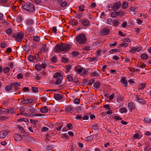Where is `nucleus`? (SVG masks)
I'll use <instances>...</instances> for the list:
<instances>
[{
  "mask_svg": "<svg viewBox=\"0 0 151 151\" xmlns=\"http://www.w3.org/2000/svg\"><path fill=\"white\" fill-rule=\"evenodd\" d=\"M51 61L55 63L57 61L56 58L55 56H53L51 59Z\"/></svg>",
  "mask_w": 151,
  "mask_h": 151,
  "instance_id": "obj_53",
  "label": "nucleus"
},
{
  "mask_svg": "<svg viewBox=\"0 0 151 151\" xmlns=\"http://www.w3.org/2000/svg\"><path fill=\"white\" fill-rule=\"evenodd\" d=\"M67 78L68 80L69 81L71 82L73 81V82H75V81H73V77L70 75H67Z\"/></svg>",
  "mask_w": 151,
  "mask_h": 151,
  "instance_id": "obj_30",
  "label": "nucleus"
},
{
  "mask_svg": "<svg viewBox=\"0 0 151 151\" xmlns=\"http://www.w3.org/2000/svg\"><path fill=\"white\" fill-rule=\"evenodd\" d=\"M32 90L33 92H37L38 91V89L37 87H32Z\"/></svg>",
  "mask_w": 151,
  "mask_h": 151,
  "instance_id": "obj_47",
  "label": "nucleus"
},
{
  "mask_svg": "<svg viewBox=\"0 0 151 151\" xmlns=\"http://www.w3.org/2000/svg\"><path fill=\"white\" fill-rule=\"evenodd\" d=\"M74 111V108L73 106L70 107V106H68L65 109V111H68L70 113H72Z\"/></svg>",
  "mask_w": 151,
  "mask_h": 151,
  "instance_id": "obj_12",
  "label": "nucleus"
},
{
  "mask_svg": "<svg viewBox=\"0 0 151 151\" xmlns=\"http://www.w3.org/2000/svg\"><path fill=\"white\" fill-rule=\"evenodd\" d=\"M24 33L22 32L14 33L12 35V37L15 38L17 42H20L23 38Z\"/></svg>",
  "mask_w": 151,
  "mask_h": 151,
  "instance_id": "obj_5",
  "label": "nucleus"
},
{
  "mask_svg": "<svg viewBox=\"0 0 151 151\" xmlns=\"http://www.w3.org/2000/svg\"><path fill=\"white\" fill-rule=\"evenodd\" d=\"M63 79V77H61L60 78H57L55 83V84L57 85L60 84L62 83Z\"/></svg>",
  "mask_w": 151,
  "mask_h": 151,
  "instance_id": "obj_18",
  "label": "nucleus"
},
{
  "mask_svg": "<svg viewBox=\"0 0 151 151\" xmlns=\"http://www.w3.org/2000/svg\"><path fill=\"white\" fill-rule=\"evenodd\" d=\"M33 22L32 20L31 19H28L27 21L26 24L27 25H30L33 24Z\"/></svg>",
  "mask_w": 151,
  "mask_h": 151,
  "instance_id": "obj_32",
  "label": "nucleus"
},
{
  "mask_svg": "<svg viewBox=\"0 0 151 151\" xmlns=\"http://www.w3.org/2000/svg\"><path fill=\"white\" fill-rule=\"evenodd\" d=\"M9 112L11 114H14L15 113V111L14 109L11 108L9 109Z\"/></svg>",
  "mask_w": 151,
  "mask_h": 151,
  "instance_id": "obj_55",
  "label": "nucleus"
},
{
  "mask_svg": "<svg viewBox=\"0 0 151 151\" xmlns=\"http://www.w3.org/2000/svg\"><path fill=\"white\" fill-rule=\"evenodd\" d=\"M28 111H29L30 113H35V110L32 107H29L27 109Z\"/></svg>",
  "mask_w": 151,
  "mask_h": 151,
  "instance_id": "obj_27",
  "label": "nucleus"
},
{
  "mask_svg": "<svg viewBox=\"0 0 151 151\" xmlns=\"http://www.w3.org/2000/svg\"><path fill=\"white\" fill-rule=\"evenodd\" d=\"M139 136V135L138 134H136L134 135L133 137L134 138L139 139H140Z\"/></svg>",
  "mask_w": 151,
  "mask_h": 151,
  "instance_id": "obj_57",
  "label": "nucleus"
},
{
  "mask_svg": "<svg viewBox=\"0 0 151 151\" xmlns=\"http://www.w3.org/2000/svg\"><path fill=\"white\" fill-rule=\"evenodd\" d=\"M35 68L37 70H39L41 69L42 67L40 65L37 64L35 66Z\"/></svg>",
  "mask_w": 151,
  "mask_h": 151,
  "instance_id": "obj_39",
  "label": "nucleus"
},
{
  "mask_svg": "<svg viewBox=\"0 0 151 151\" xmlns=\"http://www.w3.org/2000/svg\"><path fill=\"white\" fill-rule=\"evenodd\" d=\"M77 42L80 44H84L86 43L87 39L85 35L81 34L78 36L76 38Z\"/></svg>",
  "mask_w": 151,
  "mask_h": 151,
  "instance_id": "obj_4",
  "label": "nucleus"
},
{
  "mask_svg": "<svg viewBox=\"0 0 151 151\" xmlns=\"http://www.w3.org/2000/svg\"><path fill=\"white\" fill-rule=\"evenodd\" d=\"M94 81V80L93 79H92L91 80H90L89 81V83L88 84V85L89 86H91V85L93 83V82Z\"/></svg>",
  "mask_w": 151,
  "mask_h": 151,
  "instance_id": "obj_51",
  "label": "nucleus"
},
{
  "mask_svg": "<svg viewBox=\"0 0 151 151\" xmlns=\"http://www.w3.org/2000/svg\"><path fill=\"white\" fill-rule=\"evenodd\" d=\"M107 7L109 9L108 10H113V6H112L111 4H109L107 6Z\"/></svg>",
  "mask_w": 151,
  "mask_h": 151,
  "instance_id": "obj_45",
  "label": "nucleus"
},
{
  "mask_svg": "<svg viewBox=\"0 0 151 151\" xmlns=\"http://www.w3.org/2000/svg\"><path fill=\"white\" fill-rule=\"evenodd\" d=\"M41 100L44 102H46L47 100L46 98L44 96L42 97L41 98Z\"/></svg>",
  "mask_w": 151,
  "mask_h": 151,
  "instance_id": "obj_60",
  "label": "nucleus"
},
{
  "mask_svg": "<svg viewBox=\"0 0 151 151\" xmlns=\"http://www.w3.org/2000/svg\"><path fill=\"white\" fill-rule=\"evenodd\" d=\"M40 40V37H39L36 36L34 37V40L35 41L38 42Z\"/></svg>",
  "mask_w": 151,
  "mask_h": 151,
  "instance_id": "obj_41",
  "label": "nucleus"
},
{
  "mask_svg": "<svg viewBox=\"0 0 151 151\" xmlns=\"http://www.w3.org/2000/svg\"><path fill=\"white\" fill-rule=\"evenodd\" d=\"M120 112L121 113H123L124 112H127V109L125 107H122L120 109Z\"/></svg>",
  "mask_w": 151,
  "mask_h": 151,
  "instance_id": "obj_35",
  "label": "nucleus"
},
{
  "mask_svg": "<svg viewBox=\"0 0 151 151\" xmlns=\"http://www.w3.org/2000/svg\"><path fill=\"white\" fill-rule=\"evenodd\" d=\"M30 120L31 123L33 124H35L38 122V120H33L32 119H30Z\"/></svg>",
  "mask_w": 151,
  "mask_h": 151,
  "instance_id": "obj_48",
  "label": "nucleus"
},
{
  "mask_svg": "<svg viewBox=\"0 0 151 151\" xmlns=\"http://www.w3.org/2000/svg\"><path fill=\"white\" fill-rule=\"evenodd\" d=\"M28 31L29 33H33L35 31L34 29L32 26L30 27L29 28H28Z\"/></svg>",
  "mask_w": 151,
  "mask_h": 151,
  "instance_id": "obj_34",
  "label": "nucleus"
},
{
  "mask_svg": "<svg viewBox=\"0 0 151 151\" xmlns=\"http://www.w3.org/2000/svg\"><path fill=\"white\" fill-rule=\"evenodd\" d=\"M114 119L116 120H121L122 119L119 116H116L114 117Z\"/></svg>",
  "mask_w": 151,
  "mask_h": 151,
  "instance_id": "obj_63",
  "label": "nucleus"
},
{
  "mask_svg": "<svg viewBox=\"0 0 151 151\" xmlns=\"http://www.w3.org/2000/svg\"><path fill=\"white\" fill-rule=\"evenodd\" d=\"M93 86L96 88L98 89L100 87L101 83L99 81H97L94 83Z\"/></svg>",
  "mask_w": 151,
  "mask_h": 151,
  "instance_id": "obj_20",
  "label": "nucleus"
},
{
  "mask_svg": "<svg viewBox=\"0 0 151 151\" xmlns=\"http://www.w3.org/2000/svg\"><path fill=\"white\" fill-rule=\"evenodd\" d=\"M22 7L23 9L27 11L30 12L34 10V5L32 3L27 2L23 4L22 5Z\"/></svg>",
  "mask_w": 151,
  "mask_h": 151,
  "instance_id": "obj_3",
  "label": "nucleus"
},
{
  "mask_svg": "<svg viewBox=\"0 0 151 151\" xmlns=\"http://www.w3.org/2000/svg\"><path fill=\"white\" fill-rule=\"evenodd\" d=\"M123 41L124 42H129L131 41V40L129 38H124L123 39Z\"/></svg>",
  "mask_w": 151,
  "mask_h": 151,
  "instance_id": "obj_58",
  "label": "nucleus"
},
{
  "mask_svg": "<svg viewBox=\"0 0 151 151\" xmlns=\"http://www.w3.org/2000/svg\"><path fill=\"white\" fill-rule=\"evenodd\" d=\"M121 81L122 83L125 86H127V82L124 77H123L122 78Z\"/></svg>",
  "mask_w": 151,
  "mask_h": 151,
  "instance_id": "obj_24",
  "label": "nucleus"
},
{
  "mask_svg": "<svg viewBox=\"0 0 151 151\" xmlns=\"http://www.w3.org/2000/svg\"><path fill=\"white\" fill-rule=\"evenodd\" d=\"M80 100L77 98L75 99L74 100V102L76 104H78L80 102Z\"/></svg>",
  "mask_w": 151,
  "mask_h": 151,
  "instance_id": "obj_61",
  "label": "nucleus"
},
{
  "mask_svg": "<svg viewBox=\"0 0 151 151\" xmlns=\"http://www.w3.org/2000/svg\"><path fill=\"white\" fill-rule=\"evenodd\" d=\"M22 20V18L21 16H19L17 17V22L20 23Z\"/></svg>",
  "mask_w": 151,
  "mask_h": 151,
  "instance_id": "obj_43",
  "label": "nucleus"
},
{
  "mask_svg": "<svg viewBox=\"0 0 151 151\" xmlns=\"http://www.w3.org/2000/svg\"><path fill=\"white\" fill-rule=\"evenodd\" d=\"M72 67V65H68L65 66L66 69V72H69L71 69Z\"/></svg>",
  "mask_w": 151,
  "mask_h": 151,
  "instance_id": "obj_37",
  "label": "nucleus"
},
{
  "mask_svg": "<svg viewBox=\"0 0 151 151\" xmlns=\"http://www.w3.org/2000/svg\"><path fill=\"white\" fill-rule=\"evenodd\" d=\"M8 134V132L7 130L1 131L0 132V138H4Z\"/></svg>",
  "mask_w": 151,
  "mask_h": 151,
  "instance_id": "obj_8",
  "label": "nucleus"
},
{
  "mask_svg": "<svg viewBox=\"0 0 151 151\" xmlns=\"http://www.w3.org/2000/svg\"><path fill=\"white\" fill-rule=\"evenodd\" d=\"M92 128L95 130H97L99 129V127L97 124H93L92 127Z\"/></svg>",
  "mask_w": 151,
  "mask_h": 151,
  "instance_id": "obj_40",
  "label": "nucleus"
},
{
  "mask_svg": "<svg viewBox=\"0 0 151 151\" xmlns=\"http://www.w3.org/2000/svg\"><path fill=\"white\" fill-rule=\"evenodd\" d=\"M136 99L137 100V101L139 103L142 104L144 105L145 104V101L142 99L139 98V97L138 96H136Z\"/></svg>",
  "mask_w": 151,
  "mask_h": 151,
  "instance_id": "obj_14",
  "label": "nucleus"
},
{
  "mask_svg": "<svg viewBox=\"0 0 151 151\" xmlns=\"http://www.w3.org/2000/svg\"><path fill=\"white\" fill-rule=\"evenodd\" d=\"M22 138V136L17 134L16 133L14 135V140L16 142L21 140Z\"/></svg>",
  "mask_w": 151,
  "mask_h": 151,
  "instance_id": "obj_10",
  "label": "nucleus"
},
{
  "mask_svg": "<svg viewBox=\"0 0 151 151\" xmlns=\"http://www.w3.org/2000/svg\"><path fill=\"white\" fill-rule=\"evenodd\" d=\"M119 13L118 12H114L112 13L111 14V17H116L119 14Z\"/></svg>",
  "mask_w": 151,
  "mask_h": 151,
  "instance_id": "obj_33",
  "label": "nucleus"
},
{
  "mask_svg": "<svg viewBox=\"0 0 151 151\" xmlns=\"http://www.w3.org/2000/svg\"><path fill=\"white\" fill-rule=\"evenodd\" d=\"M99 71H95L91 73V76H98L100 74Z\"/></svg>",
  "mask_w": 151,
  "mask_h": 151,
  "instance_id": "obj_17",
  "label": "nucleus"
},
{
  "mask_svg": "<svg viewBox=\"0 0 151 151\" xmlns=\"http://www.w3.org/2000/svg\"><path fill=\"white\" fill-rule=\"evenodd\" d=\"M79 54V53L78 52H72V55L73 56H77Z\"/></svg>",
  "mask_w": 151,
  "mask_h": 151,
  "instance_id": "obj_62",
  "label": "nucleus"
},
{
  "mask_svg": "<svg viewBox=\"0 0 151 151\" xmlns=\"http://www.w3.org/2000/svg\"><path fill=\"white\" fill-rule=\"evenodd\" d=\"M20 84L21 83L20 82H17L12 83L9 85H7L5 86V90L7 92H10L13 89V88H14V91H16L19 89L18 87L20 86Z\"/></svg>",
  "mask_w": 151,
  "mask_h": 151,
  "instance_id": "obj_2",
  "label": "nucleus"
},
{
  "mask_svg": "<svg viewBox=\"0 0 151 151\" xmlns=\"http://www.w3.org/2000/svg\"><path fill=\"white\" fill-rule=\"evenodd\" d=\"M12 30L11 28H9L6 30V33L8 35H10L12 33Z\"/></svg>",
  "mask_w": 151,
  "mask_h": 151,
  "instance_id": "obj_38",
  "label": "nucleus"
},
{
  "mask_svg": "<svg viewBox=\"0 0 151 151\" xmlns=\"http://www.w3.org/2000/svg\"><path fill=\"white\" fill-rule=\"evenodd\" d=\"M149 146H146V147L144 149L145 151H149L150 150H151V147L149 148Z\"/></svg>",
  "mask_w": 151,
  "mask_h": 151,
  "instance_id": "obj_59",
  "label": "nucleus"
},
{
  "mask_svg": "<svg viewBox=\"0 0 151 151\" xmlns=\"http://www.w3.org/2000/svg\"><path fill=\"white\" fill-rule=\"evenodd\" d=\"M141 58L143 60H147L148 58V55L145 53H143L141 55Z\"/></svg>",
  "mask_w": 151,
  "mask_h": 151,
  "instance_id": "obj_21",
  "label": "nucleus"
},
{
  "mask_svg": "<svg viewBox=\"0 0 151 151\" xmlns=\"http://www.w3.org/2000/svg\"><path fill=\"white\" fill-rule=\"evenodd\" d=\"M94 137V136H93V135H90V136H88L87 137L86 139L88 141H90L92 140Z\"/></svg>",
  "mask_w": 151,
  "mask_h": 151,
  "instance_id": "obj_42",
  "label": "nucleus"
},
{
  "mask_svg": "<svg viewBox=\"0 0 151 151\" xmlns=\"http://www.w3.org/2000/svg\"><path fill=\"white\" fill-rule=\"evenodd\" d=\"M81 22L83 25L85 27L88 26L89 24V21L85 19H82Z\"/></svg>",
  "mask_w": 151,
  "mask_h": 151,
  "instance_id": "obj_11",
  "label": "nucleus"
},
{
  "mask_svg": "<svg viewBox=\"0 0 151 151\" xmlns=\"http://www.w3.org/2000/svg\"><path fill=\"white\" fill-rule=\"evenodd\" d=\"M146 84V83H140L139 85V86H138V89H143L145 87Z\"/></svg>",
  "mask_w": 151,
  "mask_h": 151,
  "instance_id": "obj_23",
  "label": "nucleus"
},
{
  "mask_svg": "<svg viewBox=\"0 0 151 151\" xmlns=\"http://www.w3.org/2000/svg\"><path fill=\"white\" fill-rule=\"evenodd\" d=\"M104 107L106 109H108V110H110V106L108 104H105L104 105Z\"/></svg>",
  "mask_w": 151,
  "mask_h": 151,
  "instance_id": "obj_50",
  "label": "nucleus"
},
{
  "mask_svg": "<svg viewBox=\"0 0 151 151\" xmlns=\"http://www.w3.org/2000/svg\"><path fill=\"white\" fill-rule=\"evenodd\" d=\"M12 52V50L11 47L7 48L6 50V52L8 53H10Z\"/></svg>",
  "mask_w": 151,
  "mask_h": 151,
  "instance_id": "obj_54",
  "label": "nucleus"
},
{
  "mask_svg": "<svg viewBox=\"0 0 151 151\" xmlns=\"http://www.w3.org/2000/svg\"><path fill=\"white\" fill-rule=\"evenodd\" d=\"M128 3L127 1L124 2L122 6V7L123 9H126L128 6Z\"/></svg>",
  "mask_w": 151,
  "mask_h": 151,
  "instance_id": "obj_26",
  "label": "nucleus"
},
{
  "mask_svg": "<svg viewBox=\"0 0 151 151\" xmlns=\"http://www.w3.org/2000/svg\"><path fill=\"white\" fill-rule=\"evenodd\" d=\"M144 119L145 121L147 122H151V118H145Z\"/></svg>",
  "mask_w": 151,
  "mask_h": 151,
  "instance_id": "obj_52",
  "label": "nucleus"
},
{
  "mask_svg": "<svg viewBox=\"0 0 151 151\" xmlns=\"http://www.w3.org/2000/svg\"><path fill=\"white\" fill-rule=\"evenodd\" d=\"M70 45L61 43L60 45L57 44L54 50L55 52H59L62 51H67L70 49Z\"/></svg>",
  "mask_w": 151,
  "mask_h": 151,
  "instance_id": "obj_1",
  "label": "nucleus"
},
{
  "mask_svg": "<svg viewBox=\"0 0 151 151\" xmlns=\"http://www.w3.org/2000/svg\"><path fill=\"white\" fill-rule=\"evenodd\" d=\"M40 112L42 113H46L48 111V109L46 106H43L40 109Z\"/></svg>",
  "mask_w": 151,
  "mask_h": 151,
  "instance_id": "obj_16",
  "label": "nucleus"
},
{
  "mask_svg": "<svg viewBox=\"0 0 151 151\" xmlns=\"http://www.w3.org/2000/svg\"><path fill=\"white\" fill-rule=\"evenodd\" d=\"M61 77H63L62 76L61 74L59 72H56L55 73L54 75L53 78H60Z\"/></svg>",
  "mask_w": 151,
  "mask_h": 151,
  "instance_id": "obj_22",
  "label": "nucleus"
},
{
  "mask_svg": "<svg viewBox=\"0 0 151 151\" xmlns=\"http://www.w3.org/2000/svg\"><path fill=\"white\" fill-rule=\"evenodd\" d=\"M10 70V68L9 67H6L5 68H3V72L4 73H8Z\"/></svg>",
  "mask_w": 151,
  "mask_h": 151,
  "instance_id": "obj_25",
  "label": "nucleus"
},
{
  "mask_svg": "<svg viewBox=\"0 0 151 151\" xmlns=\"http://www.w3.org/2000/svg\"><path fill=\"white\" fill-rule=\"evenodd\" d=\"M124 99V97L119 94H118L117 96V99L118 101H122Z\"/></svg>",
  "mask_w": 151,
  "mask_h": 151,
  "instance_id": "obj_28",
  "label": "nucleus"
},
{
  "mask_svg": "<svg viewBox=\"0 0 151 151\" xmlns=\"http://www.w3.org/2000/svg\"><path fill=\"white\" fill-rule=\"evenodd\" d=\"M29 142H35V138L29 137H26V139Z\"/></svg>",
  "mask_w": 151,
  "mask_h": 151,
  "instance_id": "obj_19",
  "label": "nucleus"
},
{
  "mask_svg": "<svg viewBox=\"0 0 151 151\" xmlns=\"http://www.w3.org/2000/svg\"><path fill=\"white\" fill-rule=\"evenodd\" d=\"M67 5V3L66 1L62 2L60 4V6L62 7H64Z\"/></svg>",
  "mask_w": 151,
  "mask_h": 151,
  "instance_id": "obj_46",
  "label": "nucleus"
},
{
  "mask_svg": "<svg viewBox=\"0 0 151 151\" xmlns=\"http://www.w3.org/2000/svg\"><path fill=\"white\" fill-rule=\"evenodd\" d=\"M106 21L107 23L108 24H112V19L110 18L107 19Z\"/></svg>",
  "mask_w": 151,
  "mask_h": 151,
  "instance_id": "obj_44",
  "label": "nucleus"
},
{
  "mask_svg": "<svg viewBox=\"0 0 151 151\" xmlns=\"http://www.w3.org/2000/svg\"><path fill=\"white\" fill-rule=\"evenodd\" d=\"M121 3L120 2H116L113 5V10L114 11H117L121 6Z\"/></svg>",
  "mask_w": 151,
  "mask_h": 151,
  "instance_id": "obj_6",
  "label": "nucleus"
},
{
  "mask_svg": "<svg viewBox=\"0 0 151 151\" xmlns=\"http://www.w3.org/2000/svg\"><path fill=\"white\" fill-rule=\"evenodd\" d=\"M101 33L104 35H108L110 33V29L109 28L105 27L102 29Z\"/></svg>",
  "mask_w": 151,
  "mask_h": 151,
  "instance_id": "obj_9",
  "label": "nucleus"
},
{
  "mask_svg": "<svg viewBox=\"0 0 151 151\" xmlns=\"http://www.w3.org/2000/svg\"><path fill=\"white\" fill-rule=\"evenodd\" d=\"M23 75L22 73H19L18 74L17 76V78H22L23 77Z\"/></svg>",
  "mask_w": 151,
  "mask_h": 151,
  "instance_id": "obj_49",
  "label": "nucleus"
},
{
  "mask_svg": "<svg viewBox=\"0 0 151 151\" xmlns=\"http://www.w3.org/2000/svg\"><path fill=\"white\" fill-rule=\"evenodd\" d=\"M113 23L115 26H118L119 24V20H114L113 21Z\"/></svg>",
  "mask_w": 151,
  "mask_h": 151,
  "instance_id": "obj_36",
  "label": "nucleus"
},
{
  "mask_svg": "<svg viewBox=\"0 0 151 151\" xmlns=\"http://www.w3.org/2000/svg\"><path fill=\"white\" fill-rule=\"evenodd\" d=\"M42 130L43 131H47L48 130V128L46 127H43L42 128Z\"/></svg>",
  "mask_w": 151,
  "mask_h": 151,
  "instance_id": "obj_64",
  "label": "nucleus"
},
{
  "mask_svg": "<svg viewBox=\"0 0 151 151\" xmlns=\"http://www.w3.org/2000/svg\"><path fill=\"white\" fill-rule=\"evenodd\" d=\"M34 59V57L33 56L30 55L28 58V60L31 62H33Z\"/></svg>",
  "mask_w": 151,
  "mask_h": 151,
  "instance_id": "obj_31",
  "label": "nucleus"
},
{
  "mask_svg": "<svg viewBox=\"0 0 151 151\" xmlns=\"http://www.w3.org/2000/svg\"><path fill=\"white\" fill-rule=\"evenodd\" d=\"M85 8V6L83 5H82L78 6L79 11L80 12H83L84 11L85 9L84 8Z\"/></svg>",
  "mask_w": 151,
  "mask_h": 151,
  "instance_id": "obj_29",
  "label": "nucleus"
},
{
  "mask_svg": "<svg viewBox=\"0 0 151 151\" xmlns=\"http://www.w3.org/2000/svg\"><path fill=\"white\" fill-rule=\"evenodd\" d=\"M142 50V47H134L131 49L129 52H130L134 53L136 52H139L140 51H141Z\"/></svg>",
  "mask_w": 151,
  "mask_h": 151,
  "instance_id": "obj_7",
  "label": "nucleus"
},
{
  "mask_svg": "<svg viewBox=\"0 0 151 151\" xmlns=\"http://www.w3.org/2000/svg\"><path fill=\"white\" fill-rule=\"evenodd\" d=\"M128 106V109L131 111H132V109H134L135 107V106L134 103L132 102L129 103Z\"/></svg>",
  "mask_w": 151,
  "mask_h": 151,
  "instance_id": "obj_13",
  "label": "nucleus"
},
{
  "mask_svg": "<svg viewBox=\"0 0 151 151\" xmlns=\"http://www.w3.org/2000/svg\"><path fill=\"white\" fill-rule=\"evenodd\" d=\"M54 98L56 100H60L63 98V96L61 94H56L54 96Z\"/></svg>",
  "mask_w": 151,
  "mask_h": 151,
  "instance_id": "obj_15",
  "label": "nucleus"
},
{
  "mask_svg": "<svg viewBox=\"0 0 151 151\" xmlns=\"http://www.w3.org/2000/svg\"><path fill=\"white\" fill-rule=\"evenodd\" d=\"M21 102L22 104H28L27 99H25L23 100H22L21 101Z\"/></svg>",
  "mask_w": 151,
  "mask_h": 151,
  "instance_id": "obj_56",
  "label": "nucleus"
}]
</instances>
